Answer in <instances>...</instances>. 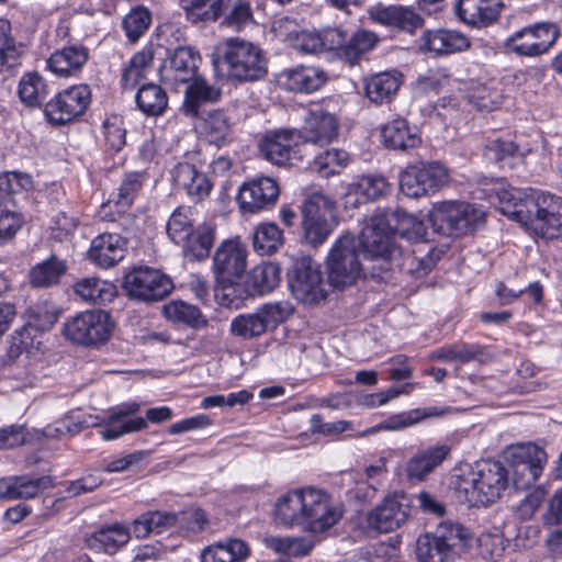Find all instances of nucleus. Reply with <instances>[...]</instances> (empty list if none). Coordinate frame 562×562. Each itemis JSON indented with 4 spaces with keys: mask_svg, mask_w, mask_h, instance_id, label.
<instances>
[{
    "mask_svg": "<svg viewBox=\"0 0 562 562\" xmlns=\"http://www.w3.org/2000/svg\"><path fill=\"white\" fill-rule=\"evenodd\" d=\"M344 515L342 507L329 494L314 487H303L281 496L274 506V519L286 527L302 526L319 535L334 527Z\"/></svg>",
    "mask_w": 562,
    "mask_h": 562,
    "instance_id": "nucleus-1",
    "label": "nucleus"
},
{
    "mask_svg": "<svg viewBox=\"0 0 562 562\" xmlns=\"http://www.w3.org/2000/svg\"><path fill=\"white\" fill-rule=\"evenodd\" d=\"M501 211L544 238L562 233V198L537 189L503 190Z\"/></svg>",
    "mask_w": 562,
    "mask_h": 562,
    "instance_id": "nucleus-2",
    "label": "nucleus"
},
{
    "mask_svg": "<svg viewBox=\"0 0 562 562\" xmlns=\"http://www.w3.org/2000/svg\"><path fill=\"white\" fill-rule=\"evenodd\" d=\"M510 486L505 463L487 460L453 475L451 487L457 499L469 507H486L499 501Z\"/></svg>",
    "mask_w": 562,
    "mask_h": 562,
    "instance_id": "nucleus-3",
    "label": "nucleus"
},
{
    "mask_svg": "<svg viewBox=\"0 0 562 562\" xmlns=\"http://www.w3.org/2000/svg\"><path fill=\"white\" fill-rule=\"evenodd\" d=\"M213 66L217 76L233 82L260 80L268 72L262 49L238 37L226 40L222 52L213 57Z\"/></svg>",
    "mask_w": 562,
    "mask_h": 562,
    "instance_id": "nucleus-4",
    "label": "nucleus"
},
{
    "mask_svg": "<svg viewBox=\"0 0 562 562\" xmlns=\"http://www.w3.org/2000/svg\"><path fill=\"white\" fill-rule=\"evenodd\" d=\"M435 232L443 236H462L479 228L485 221L481 207L468 202H443L429 215Z\"/></svg>",
    "mask_w": 562,
    "mask_h": 562,
    "instance_id": "nucleus-5",
    "label": "nucleus"
},
{
    "mask_svg": "<svg viewBox=\"0 0 562 562\" xmlns=\"http://www.w3.org/2000/svg\"><path fill=\"white\" fill-rule=\"evenodd\" d=\"M328 282L337 289L352 285L362 272L359 243L351 234L340 236L327 258Z\"/></svg>",
    "mask_w": 562,
    "mask_h": 562,
    "instance_id": "nucleus-6",
    "label": "nucleus"
},
{
    "mask_svg": "<svg viewBox=\"0 0 562 562\" xmlns=\"http://www.w3.org/2000/svg\"><path fill=\"white\" fill-rule=\"evenodd\" d=\"M400 213L381 214L371 218V224L362 229L361 237H357L364 258H395L400 255L394 239L396 235L404 236L405 232L392 225Z\"/></svg>",
    "mask_w": 562,
    "mask_h": 562,
    "instance_id": "nucleus-7",
    "label": "nucleus"
},
{
    "mask_svg": "<svg viewBox=\"0 0 562 562\" xmlns=\"http://www.w3.org/2000/svg\"><path fill=\"white\" fill-rule=\"evenodd\" d=\"M292 313L293 307L289 302L267 303L257 308L255 313L236 316L231 323V333L243 339L257 338L268 330L276 329Z\"/></svg>",
    "mask_w": 562,
    "mask_h": 562,
    "instance_id": "nucleus-8",
    "label": "nucleus"
},
{
    "mask_svg": "<svg viewBox=\"0 0 562 562\" xmlns=\"http://www.w3.org/2000/svg\"><path fill=\"white\" fill-rule=\"evenodd\" d=\"M302 226L305 241L317 247L337 225L334 203L324 194L314 193L303 204Z\"/></svg>",
    "mask_w": 562,
    "mask_h": 562,
    "instance_id": "nucleus-9",
    "label": "nucleus"
},
{
    "mask_svg": "<svg viewBox=\"0 0 562 562\" xmlns=\"http://www.w3.org/2000/svg\"><path fill=\"white\" fill-rule=\"evenodd\" d=\"M560 35L558 25L550 21L537 22L513 33L505 47L517 56L538 57L554 45Z\"/></svg>",
    "mask_w": 562,
    "mask_h": 562,
    "instance_id": "nucleus-10",
    "label": "nucleus"
},
{
    "mask_svg": "<svg viewBox=\"0 0 562 562\" xmlns=\"http://www.w3.org/2000/svg\"><path fill=\"white\" fill-rule=\"evenodd\" d=\"M112 328L109 313L101 310L87 311L65 324L64 335L75 344L95 346L110 338Z\"/></svg>",
    "mask_w": 562,
    "mask_h": 562,
    "instance_id": "nucleus-11",
    "label": "nucleus"
},
{
    "mask_svg": "<svg viewBox=\"0 0 562 562\" xmlns=\"http://www.w3.org/2000/svg\"><path fill=\"white\" fill-rule=\"evenodd\" d=\"M90 102L91 90L89 86H72L58 92L45 103L44 115L52 125H65L81 116Z\"/></svg>",
    "mask_w": 562,
    "mask_h": 562,
    "instance_id": "nucleus-12",
    "label": "nucleus"
},
{
    "mask_svg": "<svg viewBox=\"0 0 562 562\" xmlns=\"http://www.w3.org/2000/svg\"><path fill=\"white\" fill-rule=\"evenodd\" d=\"M123 288L130 297L144 302L165 299L173 289L171 279L159 270L138 267L125 274Z\"/></svg>",
    "mask_w": 562,
    "mask_h": 562,
    "instance_id": "nucleus-13",
    "label": "nucleus"
},
{
    "mask_svg": "<svg viewBox=\"0 0 562 562\" xmlns=\"http://www.w3.org/2000/svg\"><path fill=\"white\" fill-rule=\"evenodd\" d=\"M547 453L537 446L519 447L510 453V485L516 490H525L535 484L541 475Z\"/></svg>",
    "mask_w": 562,
    "mask_h": 562,
    "instance_id": "nucleus-14",
    "label": "nucleus"
},
{
    "mask_svg": "<svg viewBox=\"0 0 562 562\" xmlns=\"http://www.w3.org/2000/svg\"><path fill=\"white\" fill-rule=\"evenodd\" d=\"M290 288L297 300L307 304H316L327 294L319 266L311 258H303L295 263Z\"/></svg>",
    "mask_w": 562,
    "mask_h": 562,
    "instance_id": "nucleus-15",
    "label": "nucleus"
},
{
    "mask_svg": "<svg viewBox=\"0 0 562 562\" xmlns=\"http://www.w3.org/2000/svg\"><path fill=\"white\" fill-rule=\"evenodd\" d=\"M280 194L278 182L270 177H259L245 182L237 201L243 213H257L276 205Z\"/></svg>",
    "mask_w": 562,
    "mask_h": 562,
    "instance_id": "nucleus-16",
    "label": "nucleus"
},
{
    "mask_svg": "<svg viewBox=\"0 0 562 562\" xmlns=\"http://www.w3.org/2000/svg\"><path fill=\"white\" fill-rule=\"evenodd\" d=\"M247 249L238 240H226L215 251L213 271L226 288L233 285L246 270Z\"/></svg>",
    "mask_w": 562,
    "mask_h": 562,
    "instance_id": "nucleus-17",
    "label": "nucleus"
},
{
    "mask_svg": "<svg viewBox=\"0 0 562 562\" xmlns=\"http://www.w3.org/2000/svg\"><path fill=\"white\" fill-rule=\"evenodd\" d=\"M297 136L313 145L325 146L337 139L339 121L334 113L317 106L308 110Z\"/></svg>",
    "mask_w": 562,
    "mask_h": 562,
    "instance_id": "nucleus-18",
    "label": "nucleus"
},
{
    "mask_svg": "<svg viewBox=\"0 0 562 562\" xmlns=\"http://www.w3.org/2000/svg\"><path fill=\"white\" fill-rule=\"evenodd\" d=\"M295 130H279L263 137L259 149L265 159L278 167L292 166L301 160L297 155Z\"/></svg>",
    "mask_w": 562,
    "mask_h": 562,
    "instance_id": "nucleus-19",
    "label": "nucleus"
},
{
    "mask_svg": "<svg viewBox=\"0 0 562 562\" xmlns=\"http://www.w3.org/2000/svg\"><path fill=\"white\" fill-rule=\"evenodd\" d=\"M409 504L403 494L387 495L368 515V524L379 532L400 528L409 516Z\"/></svg>",
    "mask_w": 562,
    "mask_h": 562,
    "instance_id": "nucleus-20",
    "label": "nucleus"
},
{
    "mask_svg": "<svg viewBox=\"0 0 562 562\" xmlns=\"http://www.w3.org/2000/svg\"><path fill=\"white\" fill-rule=\"evenodd\" d=\"M201 57L199 52L189 46H179L160 69L162 79L171 85H188L198 77Z\"/></svg>",
    "mask_w": 562,
    "mask_h": 562,
    "instance_id": "nucleus-21",
    "label": "nucleus"
},
{
    "mask_svg": "<svg viewBox=\"0 0 562 562\" xmlns=\"http://www.w3.org/2000/svg\"><path fill=\"white\" fill-rule=\"evenodd\" d=\"M140 409L137 402L124 403L108 415L101 436L104 440H114L126 434L136 432L147 428V422L143 417L130 418Z\"/></svg>",
    "mask_w": 562,
    "mask_h": 562,
    "instance_id": "nucleus-22",
    "label": "nucleus"
},
{
    "mask_svg": "<svg viewBox=\"0 0 562 562\" xmlns=\"http://www.w3.org/2000/svg\"><path fill=\"white\" fill-rule=\"evenodd\" d=\"M470 47V40L463 33L448 30H426L419 38V50L434 56H446Z\"/></svg>",
    "mask_w": 562,
    "mask_h": 562,
    "instance_id": "nucleus-23",
    "label": "nucleus"
},
{
    "mask_svg": "<svg viewBox=\"0 0 562 562\" xmlns=\"http://www.w3.org/2000/svg\"><path fill=\"white\" fill-rule=\"evenodd\" d=\"M370 18L384 26L413 34L422 29L424 19L412 8L378 4L370 10Z\"/></svg>",
    "mask_w": 562,
    "mask_h": 562,
    "instance_id": "nucleus-24",
    "label": "nucleus"
},
{
    "mask_svg": "<svg viewBox=\"0 0 562 562\" xmlns=\"http://www.w3.org/2000/svg\"><path fill=\"white\" fill-rule=\"evenodd\" d=\"M386 179L379 175H363L349 183L344 194L346 209H356L370 200L379 199L389 191Z\"/></svg>",
    "mask_w": 562,
    "mask_h": 562,
    "instance_id": "nucleus-25",
    "label": "nucleus"
},
{
    "mask_svg": "<svg viewBox=\"0 0 562 562\" xmlns=\"http://www.w3.org/2000/svg\"><path fill=\"white\" fill-rule=\"evenodd\" d=\"M327 80V72L313 66H299L284 69L279 75V81L286 90L301 93L316 91L321 89Z\"/></svg>",
    "mask_w": 562,
    "mask_h": 562,
    "instance_id": "nucleus-26",
    "label": "nucleus"
},
{
    "mask_svg": "<svg viewBox=\"0 0 562 562\" xmlns=\"http://www.w3.org/2000/svg\"><path fill=\"white\" fill-rule=\"evenodd\" d=\"M126 254V239L117 234L103 233L92 239L89 259L102 268H111Z\"/></svg>",
    "mask_w": 562,
    "mask_h": 562,
    "instance_id": "nucleus-27",
    "label": "nucleus"
},
{
    "mask_svg": "<svg viewBox=\"0 0 562 562\" xmlns=\"http://www.w3.org/2000/svg\"><path fill=\"white\" fill-rule=\"evenodd\" d=\"M292 46L303 54H318L324 50L341 47L345 42V33L339 29H327L322 33L302 31L292 40Z\"/></svg>",
    "mask_w": 562,
    "mask_h": 562,
    "instance_id": "nucleus-28",
    "label": "nucleus"
},
{
    "mask_svg": "<svg viewBox=\"0 0 562 562\" xmlns=\"http://www.w3.org/2000/svg\"><path fill=\"white\" fill-rule=\"evenodd\" d=\"M403 76L396 70L371 75L363 80L367 98L375 104L390 103L397 93Z\"/></svg>",
    "mask_w": 562,
    "mask_h": 562,
    "instance_id": "nucleus-29",
    "label": "nucleus"
},
{
    "mask_svg": "<svg viewBox=\"0 0 562 562\" xmlns=\"http://www.w3.org/2000/svg\"><path fill=\"white\" fill-rule=\"evenodd\" d=\"M501 8L499 0H459L457 14L469 25L486 26L498 18Z\"/></svg>",
    "mask_w": 562,
    "mask_h": 562,
    "instance_id": "nucleus-30",
    "label": "nucleus"
},
{
    "mask_svg": "<svg viewBox=\"0 0 562 562\" xmlns=\"http://www.w3.org/2000/svg\"><path fill=\"white\" fill-rule=\"evenodd\" d=\"M450 448L446 445L429 447L418 451L407 462L406 475L409 481H424L448 457Z\"/></svg>",
    "mask_w": 562,
    "mask_h": 562,
    "instance_id": "nucleus-31",
    "label": "nucleus"
},
{
    "mask_svg": "<svg viewBox=\"0 0 562 562\" xmlns=\"http://www.w3.org/2000/svg\"><path fill=\"white\" fill-rule=\"evenodd\" d=\"M172 179L178 187L183 188L188 195L195 201H200L209 195L212 188L207 177L189 162H179L172 171Z\"/></svg>",
    "mask_w": 562,
    "mask_h": 562,
    "instance_id": "nucleus-32",
    "label": "nucleus"
},
{
    "mask_svg": "<svg viewBox=\"0 0 562 562\" xmlns=\"http://www.w3.org/2000/svg\"><path fill=\"white\" fill-rule=\"evenodd\" d=\"M381 136L385 147L396 150L415 148L422 142L416 130L402 117L387 122L381 130Z\"/></svg>",
    "mask_w": 562,
    "mask_h": 562,
    "instance_id": "nucleus-33",
    "label": "nucleus"
},
{
    "mask_svg": "<svg viewBox=\"0 0 562 562\" xmlns=\"http://www.w3.org/2000/svg\"><path fill=\"white\" fill-rule=\"evenodd\" d=\"M88 56L87 48L82 46L64 47L50 55L47 67L57 76H72L87 63Z\"/></svg>",
    "mask_w": 562,
    "mask_h": 562,
    "instance_id": "nucleus-34",
    "label": "nucleus"
},
{
    "mask_svg": "<svg viewBox=\"0 0 562 562\" xmlns=\"http://www.w3.org/2000/svg\"><path fill=\"white\" fill-rule=\"evenodd\" d=\"M215 241V227L202 224L190 233L188 240L181 243L183 256L190 261L206 259Z\"/></svg>",
    "mask_w": 562,
    "mask_h": 562,
    "instance_id": "nucleus-35",
    "label": "nucleus"
},
{
    "mask_svg": "<svg viewBox=\"0 0 562 562\" xmlns=\"http://www.w3.org/2000/svg\"><path fill=\"white\" fill-rule=\"evenodd\" d=\"M249 555L250 548L247 542L232 538L204 549L201 562H245Z\"/></svg>",
    "mask_w": 562,
    "mask_h": 562,
    "instance_id": "nucleus-36",
    "label": "nucleus"
},
{
    "mask_svg": "<svg viewBox=\"0 0 562 562\" xmlns=\"http://www.w3.org/2000/svg\"><path fill=\"white\" fill-rule=\"evenodd\" d=\"M221 97V90L198 76L188 83L184 91L183 111L187 115L196 116L203 102H215Z\"/></svg>",
    "mask_w": 562,
    "mask_h": 562,
    "instance_id": "nucleus-37",
    "label": "nucleus"
},
{
    "mask_svg": "<svg viewBox=\"0 0 562 562\" xmlns=\"http://www.w3.org/2000/svg\"><path fill=\"white\" fill-rule=\"evenodd\" d=\"M49 93L46 80L36 71L25 72L18 86L21 102L29 108H41Z\"/></svg>",
    "mask_w": 562,
    "mask_h": 562,
    "instance_id": "nucleus-38",
    "label": "nucleus"
},
{
    "mask_svg": "<svg viewBox=\"0 0 562 562\" xmlns=\"http://www.w3.org/2000/svg\"><path fill=\"white\" fill-rule=\"evenodd\" d=\"M76 295L85 302L105 304L111 302L116 294L115 286L95 277L82 278L74 285Z\"/></svg>",
    "mask_w": 562,
    "mask_h": 562,
    "instance_id": "nucleus-39",
    "label": "nucleus"
},
{
    "mask_svg": "<svg viewBox=\"0 0 562 562\" xmlns=\"http://www.w3.org/2000/svg\"><path fill=\"white\" fill-rule=\"evenodd\" d=\"M280 282V268L272 262H266L252 268L246 280L250 295H261L271 292Z\"/></svg>",
    "mask_w": 562,
    "mask_h": 562,
    "instance_id": "nucleus-40",
    "label": "nucleus"
},
{
    "mask_svg": "<svg viewBox=\"0 0 562 562\" xmlns=\"http://www.w3.org/2000/svg\"><path fill=\"white\" fill-rule=\"evenodd\" d=\"M178 515L167 512H148L142 514L133 522V532L137 538H146L150 533H162L175 527Z\"/></svg>",
    "mask_w": 562,
    "mask_h": 562,
    "instance_id": "nucleus-41",
    "label": "nucleus"
},
{
    "mask_svg": "<svg viewBox=\"0 0 562 562\" xmlns=\"http://www.w3.org/2000/svg\"><path fill=\"white\" fill-rule=\"evenodd\" d=\"M66 271V262L53 255L31 269L30 282L34 288H50L59 283Z\"/></svg>",
    "mask_w": 562,
    "mask_h": 562,
    "instance_id": "nucleus-42",
    "label": "nucleus"
},
{
    "mask_svg": "<svg viewBox=\"0 0 562 562\" xmlns=\"http://www.w3.org/2000/svg\"><path fill=\"white\" fill-rule=\"evenodd\" d=\"M431 535L454 555L464 551L471 539V535L467 528L451 520L440 522Z\"/></svg>",
    "mask_w": 562,
    "mask_h": 562,
    "instance_id": "nucleus-43",
    "label": "nucleus"
},
{
    "mask_svg": "<svg viewBox=\"0 0 562 562\" xmlns=\"http://www.w3.org/2000/svg\"><path fill=\"white\" fill-rule=\"evenodd\" d=\"M485 353V348L477 344L456 342L442 346L432 351L430 359L443 362L468 363L473 360H481Z\"/></svg>",
    "mask_w": 562,
    "mask_h": 562,
    "instance_id": "nucleus-44",
    "label": "nucleus"
},
{
    "mask_svg": "<svg viewBox=\"0 0 562 562\" xmlns=\"http://www.w3.org/2000/svg\"><path fill=\"white\" fill-rule=\"evenodd\" d=\"M138 109L148 116L161 115L168 106L166 91L156 83L143 85L135 97Z\"/></svg>",
    "mask_w": 562,
    "mask_h": 562,
    "instance_id": "nucleus-45",
    "label": "nucleus"
},
{
    "mask_svg": "<svg viewBox=\"0 0 562 562\" xmlns=\"http://www.w3.org/2000/svg\"><path fill=\"white\" fill-rule=\"evenodd\" d=\"M201 131L209 143L218 147L231 140L232 125L228 116L223 111L210 112L202 122Z\"/></svg>",
    "mask_w": 562,
    "mask_h": 562,
    "instance_id": "nucleus-46",
    "label": "nucleus"
},
{
    "mask_svg": "<svg viewBox=\"0 0 562 562\" xmlns=\"http://www.w3.org/2000/svg\"><path fill=\"white\" fill-rule=\"evenodd\" d=\"M146 179L147 176L143 171L125 173L117 188V192L112 195L110 202H114L121 211L130 209L143 189Z\"/></svg>",
    "mask_w": 562,
    "mask_h": 562,
    "instance_id": "nucleus-47",
    "label": "nucleus"
},
{
    "mask_svg": "<svg viewBox=\"0 0 562 562\" xmlns=\"http://www.w3.org/2000/svg\"><path fill=\"white\" fill-rule=\"evenodd\" d=\"M164 313L168 319L193 328H202L207 323L199 307L183 301H173L166 304Z\"/></svg>",
    "mask_w": 562,
    "mask_h": 562,
    "instance_id": "nucleus-48",
    "label": "nucleus"
},
{
    "mask_svg": "<svg viewBox=\"0 0 562 562\" xmlns=\"http://www.w3.org/2000/svg\"><path fill=\"white\" fill-rule=\"evenodd\" d=\"M456 555L431 533L418 537L416 558L419 562H450Z\"/></svg>",
    "mask_w": 562,
    "mask_h": 562,
    "instance_id": "nucleus-49",
    "label": "nucleus"
},
{
    "mask_svg": "<svg viewBox=\"0 0 562 562\" xmlns=\"http://www.w3.org/2000/svg\"><path fill=\"white\" fill-rule=\"evenodd\" d=\"M349 154L344 149H327L314 158L313 169L324 178L339 175L349 164Z\"/></svg>",
    "mask_w": 562,
    "mask_h": 562,
    "instance_id": "nucleus-50",
    "label": "nucleus"
},
{
    "mask_svg": "<svg viewBox=\"0 0 562 562\" xmlns=\"http://www.w3.org/2000/svg\"><path fill=\"white\" fill-rule=\"evenodd\" d=\"M180 3L192 22H213L223 13V0H180Z\"/></svg>",
    "mask_w": 562,
    "mask_h": 562,
    "instance_id": "nucleus-51",
    "label": "nucleus"
},
{
    "mask_svg": "<svg viewBox=\"0 0 562 562\" xmlns=\"http://www.w3.org/2000/svg\"><path fill=\"white\" fill-rule=\"evenodd\" d=\"M282 243V231L274 223H263L254 233V249L261 256L276 252Z\"/></svg>",
    "mask_w": 562,
    "mask_h": 562,
    "instance_id": "nucleus-52",
    "label": "nucleus"
},
{
    "mask_svg": "<svg viewBox=\"0 0 562 562\" xmlns=\"http://www.w3.org/2000/svg\"><path fill=\"white\" fill-rule=\"evenodd\" d=\"M445 413L438 407L416 408L392 416L389 420L378 426L379 429L396 430L422 422L425 418L438 417Z\"/></svg>",
    "mask_w": 562,
    "mask_h": 562,
    "instance_id": "nucleus-53",
    "label": "nucleus"
},
{
    "mask_svg": "<svg viewBox=\"0 0 562 562\" xmlns=\"http://www.w3.org/2000/svg\"><path fill=\"white\" fill-rule=\"evenodd\" d=\"M54 479L49 475L31 477L27 475L14 476L13 499L35 498L41 491L54 487Z\"/></svg>",
    "mask_w": 562,
    "mask_h": 562,
    "instance_id": "nucleus-54",
    "label": "nucleus"
},
{
    "mask_svg": "<svg viewBox=\"0 0 562 562\" xmlns=\"http://www.w3.org/2000/svg\"><path fill=\"white\" fill-rule=\"evenodd\" d=\"M518 145L509 139L493 138L488 139L484 147V156L487 160L499 166L512 167V161L518 156Z\"/></svg>",
    "mask_w": 562,
    "mask_h": 562,
    "instance_id": "nucleus-55",
    "label": "nucleus"
},
{
    "mask_svg": "<svg viewBox=\"0 0 562 562\" xmlns=\"http://www.w3.org/2000/svg\"><path fill=\"white\" fill-rule=\"evenodd\" d=\"M193 229L190 207H178L167 223V235L177 245L188 240Z\"/></svg>",
    "mask_w": 562,
    "mask_h": 562,
    "instance_id": "nucleus-56",
    "label": "nucleus"
},
{
    "mask_svg": "<svg viewBox=\"0 0 562 562\" xmlns=\"http://www.w3.org/2000/svg\"><path fill=\"white\" fill-rule=\"evenodd\" d=\"M33 188L32 176L20 171H5L0 173V202L7 204L11 195Z\"/></svg>",
    "mask_w": 562,
    "mask_h": 562,
    "instance_id": "nucleus-57",
    "label": "nucleus"
},
{
    "mask_svg": "<svg viewBox=\"0 0 562 562\" xmlns=\"http://www.w3.org/2000/svg\"><path fill=\"white\" fill-rule=\"evenodd\" d=\"M417 168L426 195L438 192L449 182L448 170L439 162L420 164Z\"/></svg>",
    "mask_w": 562,
    "mask_h": 562,
    "instance_id": "nucleus-58",
    "label": "nucleus"
},
{
    "mask_svg": "<svg viewBox=\"0 0 562 562\" xmlns=\"http://www.w3.org/2000/svg\"><path fill=\"white\" fill-rule=\"evenodd\" d=\"M151 23L150 12L143 8L138 7L133 9L124 19H123V29L125 31L126 37L131 43H136L143 34L147 31Z\"/></svg>",
    "mask_w": 562,
    "mask_h": 562,
    "instance_id": "nucleus-59",
    "label": "nucleus"
},
{
    "mask_svg": "<svg viewBox=\"0 0 562 562\" xmlns=\"http://www.w3.org/2000/svg\"><path fill=\"white\" fill-rule=\"evenodd\" d=\"M94 542L106 553L113 554L130 540V532L121 526L102 528L94 533Z\"/></svg>",
    "mask_w": 562,
    "mask_h": 562,
    "instance_id": "nucleus-60",
    "label": "nucleus"
},
{
    "mask_svg": "<svg viewBox=\"0 0 562 562\" xmlns=\"http://www.w3.org/2000/svg\"><path fill=\"white\" fill-rule=\"evenodd\" d=\"M20 56L15 41L11 35V24L0 19V68L12 67Z\"/></svg>",
    "mask_w": 562,
    "mask_h": 562,
    "instance_id": "nucleus-61",
    "label": "nucleus"
},
{
    "mask_svg": "<svg viewBox=\"0 0 562 562\" xmlns=\"http://www.w3.org/2000/svg\"><path fill=\"white\" fill-rule=\"evenodd\" d=\"M376 43L378 37L374 33L361 30L356 32L348 42L345 40L340 48L348 58L358 59L362 54L371 50Z\"/></svg>",
    "mask_w": 562,
    "mask_h": 562,
    "instance_id": "nucleus-62",
    "label": "nucleus"
},
{
    "mask_svg": "<svg viewBox=\"0 0 562 562\" xmlns=\"http://www.w3.org/2000/svg\"><path fill=\"white\" fill-rule=\"evenodd\" d=\"M254 22V16L249 2L238 0L222 21V25L233 31H243L247 25Z\"/></svg>",
    "mask_w": 562,
    "mask_h": 562,
    "instance_id": "nucleus-63",
    "label": "nucleus"
},
{
    "mask_svg": "<svg viewBox=\"0 0 562 562\" xmlns=\"http://www.w3.org/2000/svg\"><path fill=\"white\" fill-rule=\"evenodd\" d=\"M417 166H408L400 178L401 191L409 198L426 195Z\"/></svg>",
    "mask_w": 562,
    "mask_h": 562,
    "instance_id": "nucleus-64",
    "label": "nucleus"
}]
</instances>
